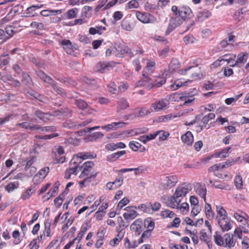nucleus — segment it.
Here are the masks:
<instances>
[{"label":"nucleus","mask_w":249,"mask_h":249,"mask_svg":"<svg viewBox=\"0 0 249 249\" xmlns=\"http://www.w3.org/2000/svg\"><path fill=\"white\" fill-rule=\"evenodd\" d=\"M189 187H191L190 184H186V183H183L181 185L177 187L174 194L172 196V198H178L179 197H182L186 196V194L189 193V190L191 189H189Z\"/></svg>","instance_id":"obj_1"},{"label":"nucleus","mask_w":249,"mask_h":249,"mask_svg":"<svg viewBox=\"0 0 249 249\" xmlns=\"http://www.w3.org/2000/svg\"><path fill=\"white\" fill-rule=\"evenodd\" d=\"M136 16L137 19L143 23H154L156 21V18L153 15L148 13H141L137 11Z\"/></svg>","instance_id":"obj_2"},{"label":"nucleus","mask_w":249,"mask_h":249,"mask_svg":"<svg viewBox=\"0 0 249 249\" xmlns=\"http://www.w3.org/2000/svg\"><path fill=\"white\" fill-rule=\"evenodd\" d=\"M178 181L177 177L175 175H173L165 177L161 182V185L164 189L168 190L175 186Z\"/></svg>","instance_id":"obj_3"},{"label":"nucleus","mask_w":249,"mask_h":249,"mask_svg":"<svg viewBox=\"0 0 249 249\" xmlns=\"http://www.w3.org/2000/svg\"><path fill=\"white\" fill-rule=\"evenodd\" d=\"M96 157L95 154H91L90 152L79 153L77 156L74 157L71 160L70 163L77 164L81 162L82 160H86L87 159H94Z\"/></svg>","instance_id":"obj_4"},{"label":"nucleus","mask_w":249,"mask_h":249,"mask_svg":"<svg viewBox=\"0 0 249 249\" xmlns=\"http://www.w3.org/2000/svg\"><path fill=\"white\" fill-rule=\"evenodd\" d=\"M143 222L141 218L137 219L131 225L130 229L131 231H134L136 235H139L142 231V227Z\"/></svg>","instance_id":"obj_5"},{"label":"nucleus","mask_w":249,"mask_h":249,"mask_svg":"<svg viewBox=\"0 0 249 249\" xmlns=\"http://www.w3.org/2000/svg\"><path fill=\"white\" fill-rule=\"evenodd\" d=\"M114 64L113 62H99L96 64L95 69L97 71L103 73L109 70L110 68L114 67Z\"/></svg>","instance_id":"obj_6"},{"label":"nucleus","mask_w":249,"mask_h":249,"mask_svg":"<svg viewBox=\"0 0 249 249\" xmlns=\"http://www.w3.org/2000/svg\"><path fill=\"white\" fill-rule=\"evenodd\" d=\"M93 165L94 163L91 161L84 162L80 167V169H83V170L79 177V178H82L85 176H88L90 169L93 167Z\"/></svg>","instance_id":"obj_7"},{"label":"nucleus","mask_w":249,"mask_h":249,"mask_svg":"<svg viewBox=\"0 0 249 249\" xmlns=\"http://www.w3.org/2000/svg\"><path fill=\"white\" fill-rule=\"evenodd\" d=\"M248 58V54L247 53H240L238 54L237 59L235 61L234 63L230 65L232 67H233L235 66H238L240 67L247 61Z\"/></svg>","instance_id":"obj_8"},{"label":"nucleus","mask_w":249,"mask_h":249,"mask_svg":"<svg viewBox=\"0 0 249 249\" xmlns=\"http://www.w3.org/2000/svg\"><path fill=\"white\" fill-rule=\"evenodd\" d=\"M167 72L164 73L158 77H156L154 79H153V89L155 88H160L166 83V76Z\"/></svg>","instance_id":"obj_9"},{"label":"nucleus","mask_w":249,"mask_h":249,"mask_svg":"<svg viewBox=\"0 0 249 249\" xmlns=\"http://www.w3.org/2000/svg\"><path fill=\"white\" fill-rule=\"evenodd\" d=\"M179 17L183 20L187 18H191L193 16L191 9L188 6H182L180 7Z\"/></svg>","instance_id":"obj_10"},{"label":"nucleus","mask_w":249,"mask_h":249,"mask_svg":"<svg viewBox=\"0 0 249 249\" xmlns=\"http://www.w3.org/2000/svg\"><path fill=\"white\" fill-rule=\"evenodd\" d=\"M137 87H145L148 90L153 89V79L148 78V79H143L139 80L136 83Z\"/></svg>","instance_id":"obj_11"},{"label":"nucleus","mask_w":249,"mask_h":249,"mask_svg":"<svg viewBox=\"0 0 249 249\" xmlns=\"http://www.w3.org/2000/svg\"><path fill=\"white\" fill-rule=\"evenodd\" d=\"M224 239L225 242V245L224 246L225 247H228L231 248L234 246L236 240L233 239V235H231L230 233H226L224 236Z\"/></svg>","instance_id":"obj_12"},{"label":"nucleus","mask_w":249,"mask_h":249,"mask_svg":"<svg viewBox=\"0 0 249 249\" xmlns=\"http://www.w3.org/2000/svg\"><path fill=\"white\" fill-rule=\"evenodd\" d=\"M181 139L183 142L188 145H192L194 141L193 135L190 131H187L185 134L183 135Z\"/></svg>","instance_id":"obj_13"},{"label":"nucleus","mask_w":249,"mask_h":249,"mask_svg":"<svg viewBox=\"0 0 249 249\" xmlns=\"http://www.w3.org/2000/svg\"><path fill=\"white\" fill-rule=\"evenodd\" d=\"M125 151H120L109 155L107 157V160L109 162H113L118 160L120 157L125 154Z\"/></svg>","instance_id":"obj_14"},{"label":"nucleus","mask_w":249,"mask_h":249,"mask_svg":"<svg viewBox=\"0 0 249 249\" xmlns=\"http://www.w3.org/2000/svg\"><path fill=\"white\" fill-rule=\"evenodd\" d=\"M167 105V101L164 100L159 101L157 103L152 104V107L155 111H159L165 108Z\"/></svg>","instance_id":"obj_15"},{"label":"nucleus","mask_w":249,"mask_h":249,"mask_svg":"<svg viewBox=\"0 0 249 249\" xmlns=\"http://www.w3.org/2000/svg\"><path fill=\"white\" fill-rule=\"evenodd\" d=\"M35 115L43 122H47L50 120V112L45 113L40 110H37L35 112Z\"/></svg>","instance_id":"obj_16"},{"label":"nucleus","mask_w":249,"mask_h":249,"mask_svg":"<svg viewBox=\"0 0 249 249\" xmlns=\"http://www.w3.org/2000/svg\"><path fill=\"white\" fill-rule=\"evenodd\" d=\"M125 147L126 145L122 142L117 143H109L106 145V149L107 150L113 151L118 148H124Z\"/></svg>","instance_id":"obj_17"},{"label":"nucleus","mask_w":249,"mask_h":249,"mask_svg":"<svg viewBox=\"0 0 249 249\" xmlns=\"http://www.w3.org/2000/svg\"><path fill=\"white\" fill-rule=\"evenodd\" d=\"M204 209L206 217L209 220L213 219L214 217V213L212 210L211 205L209 203H206Z\"/></svg>","instance_id":"obj_18"},{"label":"nucleus","mask_w":249,"mask_h":249,"mask_svg":"<svg viewBox=\"0 0 249 249\" xmlns=\"http://www.w3.org/2000/svg\"><path fill=\"white\" fill-rule=\"evenodd\" d=\"M62 10H43L41 11L40 15L44 17H48L50 15H56L60 14Z\"/></svg>","instance_id":"obj_19"},{"label":"nucleus","mask_w":249,"mask_h":249,"mask_svg":"<svg viewBox=\"0 0 249 249\" xmlns=\"http://www.w3.org/2000/svg\"><path fill=\"white\" fill-rule=\"evenodd\" d=\"M179 63L177 59H172L169 65L168 71L170 72H173L176 69L179 68Z\"/></svg>","instance_id":"obj_20"},{"label":"nucleus","mask_w":249,"mask_h":249,"mask_svg":"<svg viewBox=\"0 0 249 249\" xmlns=\"http://www.w3.org/2000/svg\"><path fill=\"white\" fill-rule=\"evenodd\" d=\"M27 135L25 133H18L12 140L11 143L13 144H16L19 143L22 140L27 138Z\"/></svg>","instance_id":"obj_21"},{"label":"nucleus","mask_w":249,"mask_h":249,"mask_svg":"<svg viewBox=\"0 0 249 249\" xmlns=\"http://www.w3.org/2000/svg\"><path fill=\"white\" fill-rule=\"evenodd\" d=\"M68 111L67 108H61L60 109L50 112V116L57 117L62 116Z\"/></svg>","instance_id":"obj_22"},{"label":"nucleus","mask_w":249,"mask_h":249,"mask_svg":"<svg viewBox=\"0 0 249 249\" xmlns=\"http://www.w3.org/2000/svg\"><path fill=\"white\" fill-rule=\"evenodd\" d=\"M143 224H144L145 228H146L148 229L147 230L151 231L154 229L155 227V223L150 217L145 219L143 222Z\"/></svg>","instance_id":"obj_23"},{"label":"nucleus","mask_w":249,"mask_h":249,"mask_svg":"<svg viewBox=\"0 0 249 249\" xmlns=\"http://www.w3.org/2000/svg\"><path fill=\"white\" fill-rule=\"evenodd\" d=\"M211 15V13L208 11L204 10L200 12L197 15L198 21H202L204 19L208 18Z\"/></svg>","instance_id":"obj_24"},{"label":"nucleus","mask_w":249,"mask_h":249,"mask_svg":"<svg viewBox=\"0 0 249 249\" xmlns=\"http://www.w3.org/2000/svg\"><path fill=\"white\" fill-rule=\"evenodd\" d=\"M22 82L27 86L30 87L32 85V80L29 75L23 72Z\"/></svg>","instance_id":"obj_25"},{"label":"nucleus","mask_w":249,"mask_h":249,"mask_svg":"<svg viewBox=\"0 0 249 249\" xmlns=\"http://www.w3.org/2000/svg\"><path fill=\"white\" fill-rule=\"evenodd\" d=\"M52 88L58 94H59L62 96H66V92L65 90L59 87L58 86L57 82L56 83H53Z\"/></svg>","instance_id":"obj_26"},{"label":"nucleus","mask_w":249,"mask_h":249,"mask_svg":"<svg viewBox=\"0 0 249 249\" xmlns=\"http://www.w3.org/2000/svg\"><path fill=\"white\" fill-rule=\"evenodd\" d=\"M18 186L19 182L18 181L10 182L5 186V190H6L8 193H10L18 188Z\"/></svg>","instance_id":"obj_27"},{"label":"nucleus","mask_w":249,"mask_h":249,"mask_svg":"<svg viewBox=\"0 0 249 249\" xmlns=\"http://www.w3.org/2000/svg\"><path fill=\"white\" fill-rule=\"evenodd\" d=\"M49 171V168L48 167H46L41 169L38 173L34 177V179H35L36 177L39 176V178L43 179L47 176V174Z\"/></svg>","instance_id":"obj_28"},{"label":"nucleus","mask_w":249,"mask_h":249,"mask_svg":"<svg viewBox=\"0 0 249 249\" xmlns=\"http://www.w3.org/2000/svg\"><path fill=\"white\" fill-rule=\"evenodd\" d=\"M71 42L69 39H63L61 40L60 44L64 50L68 53L70 48L71 47Z\"/></svg>","instance_id":"obj_29"},{"label":"nucleus","mask_w":249,"mask_h":249,"mask_svg":"<svg viewBox=\"0 0 249 249\" xmlns=\"http://www.w3.org/2000/svg\"><path fill=\"white\" fill-rule=\"evenodd\" d=\"M138 214V213H137V212L136 211H135L134 210H130V211H129V212L128 213H124L123 216L125 220H128V219H133Z\"/></svg>","instance_id":"obj_30"},{"label":"nucleus","mask_w":249,"mask_h":249,"mask_svg":"<svg viewBox=\"0 0 249 249\" xmlns=\"http://www.w3.org/2000/svg\"><path fill=\"white\" fill-rule=\"evenodd\" d=\"M129 107V104L124 98H121L118 101V109H125Z\"/></svg>","instance_id":"obj_31"},{"label":"nucleus","mask_w":249,"mask_h":249,"mask_svg":"<svg viewBox=\"0 0 249 249\" xmlns=\"http://www.w3.org/2000/svg\"><path fill=\"white\" fill-rule=\"evenodd\" d=\"M216 210L217 212L219 218H221L223 217H227V213L226 211L220 206H216Z\"/></svg>","instance_id":"obj_32"},{"label":"nucleus","mask_w":249,"mask_h":249,"mask_svg":"<svg viewBox=\"0 0 249 249\" xmlns=\"http://www.w3.org/2000/svg\"><path fill=\"white\" fill-rule=\"evenodd\" d=\"M214 241L215 244L219 246H224V237L221 236L220 235L217 234V232H215V234L213 236Z\"/></svg>","instance_id":"obj_33"},{"label":"nucleus","mask_w":249,"mask_h":249,"mask_svg":"<svg viewBox=\"0 0 249 249\" xmlns=\"http://www.w3.org/2000/svg\"><path fill=\"white\" fill-rule=\"evenodd\" d=\"M124 246L125 248L128 249H134L136 248L138 246V244L136 240L132 241V242H130L129 240L127 237L125 238L124 239Z\"/></svg>","instance_id":"obj_34"},{"label":"nucleus","mask_w":249,"mask_h":249,"mask_svg":"<svg viewBox=\"0 0 249 249\" xmlns=\"http://www.w3.org/2000/svg\"><path fill=\"white\" fill-rule=\"evenodd\" d=\"M188 82H190L191 81H184V82H181L179 80H177L175 81L174 84H172L171 85V88L173 89L174 90H176L178 89V88L186 86V84Z\"/></svg>","instance_id":"obj_35"},{"label":"nucleus","mask_w":249,"mask_h":249,"mask_svg":"<svg viewBox=\"0 0 249 249\" xmlns=\"http://www.w3.org/2000/svg\"><path fill=\"white\" fill-rule=\"evenodd\" d=\"M104 136L103 133L101 132H95L88 136V139L90 141H95L98 138H101Z\"/></svg>","instance_id":"obj_36"},{"label":"nucleus","mask_w":249,"mask_h":249,"mask_svg":"<svg viewBox=\"0 0 249 249\" xmlns=\"http://www.w3.org/2000/svg\"><path fill=\"white\" fill-rule=\"evenodd\" d=\"M60 185V182L58 181L55 182V183L53 185V187L51 188L50 190L49 191L51 193V196H55V195L58 191L59 187Z\"/></svg>","instance_id":"obj_37"},{"label":"nucleus","mask_w":249,"mask_h":249,"mask_svg":"<svg viewBox=\"0 0 249 249\" xmlns=\"http://www.w3.org/2000/svg\"><path fill=\"white\" fill-rule=\"evenodd\" d=\"M197 92V91L195 89H194V91L193 93L192 92H188L187 91L183 92L181 94L182 96H180L179 98L181 100L183 101L184 100H186L188 97H193L194 95H196V94Z\"/></svg>","instance_id":"obj_38"},{"label":"nucleus","mask_w":249,"mask_h":249,"mask_svg":"<svg viewBox=\"0 0 249 249\" xmlns=\"http://www.w3.org/2000/svg\"><path fill=\"white\" fill-rule=\"evenodd\" d=\"M129 202V199L127 197H124L121 199L118 203L116 210L120 211V210L125 205L127 204Z\"/></svg>","instance_id":"obj_39"},{"label":"nucleus","mask_w":249,"mask_h":249,"mask_svg":"<svg viewBox=\"0 0 249 249\" xmlns=\"http://www.w3.org/2000/svg\"><path fill=\"white\" fill-rule=\"evenodd\" d=\"M58 133H54L50 135H46L44 136L36 135V138L37 139L48 140L53 138L56 137H58Z\"/></svg>","instance_id":"obj_40"},{"label":"nucleus","mask_w":249,"mask_h":249,"mask_svg":"<svg viewBox=\"0 0 249 249\" xmlns=\"http://www.w3.org/2000/svg\"><path fill=\"white\" fill-rule=\"evenodd\" d=\"M148 128L146 127H142V128H138L135 129H131V131H134V134H132L131 135V136H135V135H138L141 134H143L145 133H146L148 131Z\"/></svg>","instance_id":"obj_41"},{"label":"nucleus","mask_w":249,"mask_h":249,"mask_svg":"<svg viewBox=\"0 0 249 249\" xmlns=\"http://www.w3.org/2000/svg\"><path fill=\"white\" fill-rule=\"evenodd\" d=\"M116 51L119 52L121 54H124L128 53V47L124 45H119L115 48Z\"/></svg>","instance_id":"obj_42"},{"label":"nucleus","mask_w":249,"mask_h":249,"mask_svg":"<svg viewBox=\"0 0 249 249\" xmlns=\"http://www.w3.org/2000/svg\"><path fill=\"white\" fill-rule=\"evenodd\" d=\"M75 104L80 109H84L87 108L88 107L87 103L82 99L76 100Z\"/></svg>","instance_id":"obj_43"},{"label":"nucleus","mask_w":249,"mask_h":249,"mask_svg":"<svg viewBox=\"0 0 249 249\" xmlns=\"http://www.w3.org/2000/svg\"><path fill=\"white\" fill-rule=\"evenodd\" d=\"M92 11V7L89 6H85L83 7L82 9L81 16L82 18H86L89 15H90V14H89V12Z\"/></svg>","instance_id":"obj_44"},{"label":"nucleus","mask_w":249,"mask_h":249,"mask_svg":"<svg viewBox=\"0 0 249 249\" xmlns=\"http://www.w3.org/2000/svg\"><path fill=\"white\" fill-rule=\"evenodd\" d=\"M130 148L134 151H137L142 145L138 142L130 141L129 143Z\"/></svg>","instance_id":"obj_45"},{"label":"nucleus","mask_w":249,"mask_h":249,"mask_svg":"<svg viewBox=\"0 0 249 249\" xmlns=\"http://www.w3.org/2000/svg\"><path fill=\"white\" fill-rule=\"evenodd\" d=\"M234 184L237 188L241 189L243 185L242 179L240 176H237L234 179Z\"/></svg>","instance_id":"obj_46"},{"label":"nucleus","mask_w":249,"mask_h":249,"mask_svg":"<svg viewBox=\"0 0 249 249\" xmlns=\"http://www.w3.org/2000/svg\"><path fill=\"white\" fill-rule=\"evenodd\" d=\"M34 191H32L31 187L29 188L22 195L21 198L23 200H26L29 198Z\"/></svg>","instance_id":"obj_47"},{"label":"nucleus","mask_w":249,"mask_h":249,"mask_svg":"<svg viewBox=\"0 0 249 249\" xmlns=\"http://www.w3.org/2000/svg\"><path fill=\"white\" fill-rule=\"evenodd\" d=\"M206 191L207 189L205 185H204L202 187H200L197 189L198 195L204 199L205 201H206Z\"/></svg>","instance_id":"obj_48"},{"label":"nucleus","mask_w":249,"mask_h":249,"mask_svg":"<svg viewBox=\"0 0 249 249\" xmlns=\"http://www.w3.org/2000/svg\"><path fill=\"white\" fill-rule=\"evenodd\" d=\"M132 207L134 208L135 209H139L142 210L145 213H150L151 212L150 207H147L145 204H142L138 206V207L136 206H132Z\"/></svg>","instance_id":"obj_49"},{"label":"nucleus","mask_w":249,"mask_h":249,"mask_svg":"<svg viewBox=\"0 0 249 249\" xmlns=\"http://www.w3.org/2000/svg\"><path fill=\"white\" fill-rule=\"evenodd\" d=\"M180 223V220L178 217H175L171 225H168L167 228L169 229L171 227L178 228Z\"/></svg>","instance_id":"obj_50"},{"label":"nucleus","mask_w":249,"mask_h":249,"mask_svg":"<svg viewBox=\"0 0 249 249\" xmlns=\"http://www.w3.org/2000/svg\"><path fill=\"white\" fill-rule=\"evenodd\" d=\"M175 215V213L173 212L169 211V210H165L162 211L161 213V215L162 217H169L172 218Z\"/></svg>","instance_id":"obj_51"},{"label":"nucleus","mask_w":249,"mask_h":249,"mask_svg":"<svg viewBox=\"0 0 249 249\" xmlns=\"http://www.w3.org/2000/svg\"><path fill=\"white\" fill-rule=\"evenodd\" d=\"M6 35L9 36V38L11 37L15 33L14 30V27L12 26H7L5 28Z\"/></svg>","instance_id":"obj_52"},{"label":"nucleus","mask_w":249,"mask_h":249,"mask_svg":"<svg viewBox=\"0 0 249 249\" xmlns=\"http://www.w3.org/2000/svg\"><path fill=\"white\" fill-rule=\"evenodd\" d=\"M216 218L218 220V225L222 228L223 225L226 224L227 222H230V220L228 219L227 217H223L221 218H219L218 216H216Z\"/></svg>","instance_id":"obj_53"},{"label":"nucleus","mask_w":249,"mask_h":249,"mask_svg":"<svg viewBox=\"0 0 249 249\" xmlns=\"http://www.w3.org/2000/svg\"><path fill=\"white\" fill-rule=\"evenodd\" d=\"M155 65L156 63L154 61L148 62L147 63L146 67L145 69L150 73L153 71V68L155 67Z\"/></svg>","instance_id":"obj_54"},{"label":"nucleus","mask_w":249,"mask_h":249,"mask_svg":"<svg viewBox=\"0 0 249 249\" xmlns=\"http://www.w3.org/2000/svg\"><path fill=\"white\" fill-rule=\"evenodd\" d=\"M200 240L203 241L205 242H207L208 240L210 239L208 236L207 235L206 232L204 230H202L200 231Z\"/></svg>","instance_id":"obj_55"},{"label":"nucleus","mask_w":249,"mask_h":249,"mask_svg":"<svg viewBox=\"0 0 249 249\" xmlns=\"http://www.w3.org/2000/svg\"><path fill=\"white\" fill-rule=\"evenodd\" d=\"M75 10L78 11V10L76 8H75V9H71L67 11V16L69 18H73L77 17L76 12H75Z\"/></svg>","instance_id":"obj_56"},{"label":"nucleus","mask_w":249,"mask_h":249,"mask_svg":"<svg viewBox=\"0 0 249 249\" xmlns=\"http://www.w3.org/2000/svg\"><path fill=\"white\" fill-rule=\"evenodd\" d=\"M160 132L158 135H159V139L160 141H164L169 136V133L168 132H164V131H159Z\"/></svg>","instance_id":"obj_57"},{"label":"nucleus","mask_w":249,"mask_h":249,"mask_svg":"<svg viewBox=\"0 0 249 249\" xmlns=\"http://www.w3.org/2000/svg\"><path fill=\"white\" fill-rule=\"evenodd\" d=\"M234 162V160H228L227 161H226V162H225L224 163H220L219 164H221L220 165V169H223V168L228 167L229 166L232 165V164H233Z\"/></svg>","instance_id":"obj_58"},{"label":"nucleus","mask_w":249,"mask_h":249,"mask_svg":"<svg viewBox=\"0 0 249 249\" xmlns=\"http://www.w3.org/2000/svg\"><path fill=\"white\" fill-rule=\"evenodd\" d=\"M63 201V199L61 196H58L54 199V203L57 208H59Z\"/></svg>","instance_id":"obj_59"},{"label":"nucleus","mask_w":249,"mask_h":249,"mask_svg":"<svg viewBox=\"0 0 249 249\" xmlns=\"http://www.w3.org/2000/svg\"><path fill=\"white\" fill-rule=\"evenodd\" d=\"M195 38L192 35H188L184 37V42L186 44L193 43L194 42Z\"/></svg>","instance_id":"obj_60"},{"label":"nucleus","mask_w":249,"mask_h":249,"mask_svg":"<svg viewBox=\"0 0 249 249\" xmlns=\"http://www.w3.org/2000/svg\"><path fill=\"white\" fill-rule=\"evenodd\" d=\"M0 79L4 83H6L8 81H12L13 80H14L13 77L10 74L2 75L0 77Z\"/></svg>","instance_id":"obj_61"},{"label":"nucleus","mask_w":249,"mask_h":249,"mask_svg":"<svg viewBox=\"0 0 249 249\" xmlns=\"http://www.w3.org/2000/svg\"><path fill=\"white\" fill-rule=\"evenodd\" d=\"M35 159V157H33L31 159H30L27 161L26 164L25 165V170L26 171L28 172L29 168H30V167H33L32 165L34 162Z\"/></svg>","instance_id":"obj_62"},{"label":"nucleus","mask_w":249,"mask_h":249,"mask_svg":"<svg viewBox=\"0 0 249 249\" xmlns=\"http://www.w3.org/2000/svg\"><path fill=\"white\" fill-rule=\"evenodd\" d=\"M128 7L129 9L136 8L139 6V2L137 0H130L128 3Z\"/></svg>","instance_id":"obj_63"},{"label":"nucleus","mask_w":249,"mask_h":249,"mask_svg":"<svg viewBox=\"0 0 249 249\" xmlns=\"http://www.w3.org/2000/svg\"><path fill=\"white\" fill-rule=\"evenodd\" d=\"M32 62L39 68L42 67L44 65V63L41 60L35 57L32 58Z\"/></svg>","instance_id":"obj_64"}]
</instances>
